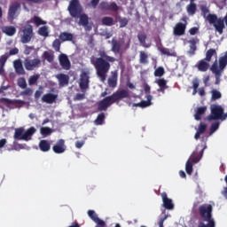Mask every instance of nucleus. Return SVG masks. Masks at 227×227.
I'll return each mask as SVG.
<instances>
[{
  "instance_id": "1",
  "label": "nucleus",
  "mask_w": 227,
  "mask_h": 227,
  "mask_svg": "<svg viewBox=\"0 0 227 227\" xmlns=\"http://www.w3.org/2000/svg\"><path fill=\"white\" fill-rule=\"evenodd\" d=\"M98 56H92L90 58V63L93 65L96 74L100 79L101 82H106V79H107V74H109V70H111V63H114L116 59L114 57L107 55L106 50H99Z\"/></svg>"
},
{
  "instance_id": "2",
  "label": "nucleus",
  "mask_w": 227,
  "mask_h": 227,
  "mask_svg": "<svg viewBox=\"0 0 227 227\" xmlns=\"http://www.w3.org/2000/svg\"><path fill=\"white\" fill-rule=\"evenodd\" d=\"M67 11L73 19H80L79 25L83 26L85 31H91L90 18L86 14H82V5L79 0H70Z\"/></svg>"
},
{
  "instance_id": "3",
  "label": "nucleus",
  "mask_w": 227,
  "mask_h": 227,
  "mask_svg": "<svg viewBox=\"0 0 227 227\" xmlns=\"http://www.w3.org/2000/svg\"><path fill=\"white\" fill-rule=\"evenodd\" d=\"M212 205L210 204H202L199 207V215H200L202 221L207 223L200 222L198 227H215V222L212 219Z\"/></svg>"
},
{
  "instance_id": "4",
  "label": "nucleus",
  "mask_w": 227,
  "mask_h": 227,
  "mask_svg": "<svg viewBox=\"0 0 227 227\" xmlns=\"http://www.w3.org/2000/svg\"><path fill=\"white\" fill-rule=\"evenodd\" d=\"M227 67V51L225 52L224 56L219 58L218 62L215 60L212 64L210 70L216 77H221L223 73L226 69Z\"/></svg>"
},
{
  "instance_id": "5",
  "label": "nucleus",
  "mask_w": 227,
  "mask_h": 227,
  "mask_svg": "<svg viewBox=\"0 0 227 227\" xmlns=\"http://www.w3.org/2000/svg\"><path fill=\"white\" fill-rule=\"evenodd\" d=\"M206 19L209 24H213L215 31L219 33V35H223L224 28L226 27L224 26V20L217 18V15L215 14H208Z\"/></svg>"
},
{
  "instance_id": "6",
  "label": "nucleus",
  "mask_w": 227,
  "mask_h": 227,
  "mask_svg": "<svg viewBox=\"0 0 227 227\" xmlns=\"http://www.w3.org/2000/svg\"><path fill=\"white\" fill-rule=\"evenodd\" d=\"M20 42L21 43H29L35 36V32H33V27L31 24L25 25L20 30Z\"/></svg>"
},
{
  "instance_id": "7",
  "label": "nucleus",
  "mask_w": 227,
  "mask_h": 227,
  "mask_svg": "<svg viewBox=\"0 0 227 227\" xmlns=\"http://www.w3.org/2000/svg\"><path fill=\"white\" fill-rule=\"evenodd\" d=\"M20 3L18 1L11 3L7 12V20H9V22H13V20L20 15Z\"/></svg>"
},
{
  "instance_id": "8",
  "label": "nucleus",
  "mask_w": 227,
  "mask_h": 227,
  "mask_svg": "<svg viewBox=\"0 0 227 227\" xmlns=\"http://www.w3.org/2000/svg\"><path fill=\"white\" fill-rule=\"evenodd\" d=\"M112 48L111 51L114 54H121V51H127L130 48V41L125 44L124 40H116L114 38L111 41Z\"/></svg>"
},
{
  "instance_id": "9",
  "label": "nucleus",
  "mask_w": 227,
  "mask_h": 227,
  "mask_svg": "<svg viewBox=\"0 0 227 227\" xmlns=\"http://www.w3.org/2000/svg\"><path fill=\"white\" fill-rule=\"evenodd\" d=\"M205 150H207V144L198 145L195 151L192 152L188 160H190L193 164H198V162L201 160Z\"/></svg>"
},
{
  "instance_id": "10",
  "label": "nucleus",
  "mask_w": 227,
  "mask_h": 227,
  "mask_svg": "<svg viewBox=\"0 0 227 227\" xmlns=\"http://www.w3.org/2000/svg\"><path fill=\"white\" fill-rule=\"evenodd\" d=\"M23 63L26 70H27L28 72H33V70H36V68H40V67H42V59H40L39 58H26Z\"/></svg>"
},
{
  "instance_id": "11",
  "label": "nucleus",
  "mask_w": 227,
  "mask_h": 227,
  "mask_svg": "<svg viewBox=\"0 0 227 227\" xmlns=\"http://www.w3.org/2000/svg\"><path fill=\"white\" fill-rule=\"evenodd\" d=\"M183 20H184L185 23L178 22L175 25L173 28L174 36H184V35H185V29H187V20L185 18H183Z\"/></svg>"
},
{
  "instance_id": "12",
  "label": "nucleus",
  "mask_w": 227,
  "mask_h": 227,
  "mask_svg": "<svg viewBox=\"0 0 227 227\" xmlns=\"http://www.w3.org/2000/svg\"><path fill=\"white\" fill-rule=\"evenodd\" d=\"M100 10L102 12H118L120 10V6L116 4V2H101L99 4Z\"/></svg>"
},
{
  "instance_id": "13",
  "label": "nucleus",
  "mask_w": 227,
  "mask_h": 227,
  "mask_svg": "<svg viewBox=\"0 0 227 227\" xmlns=\"http://www.w3.org/2000/svg\"><path fill=\"white\" fill-rule=\"evenodd\" d=\"M110 97H111L114 104H115V102L122 100V98H129L130 93H129V90H121L115 91Z\"/></svg>"
},
{
  "instance_id": "14",
  "label": "nucleus",
  "mask_w": 227,
  "mask_h": 227,
  "mask_svg": "<svg viewBox=\"0 0 227 227\" xmlns=\"http://www.w3.org/2000/svg\"><path fill=\"white\" fill-rule=\"evenodd\" d=\"M113 104H114V102L113 101V98H111V96H108L98 102V110L107 111V108L109 107V106H113Z\"/></svg>"
},
{
  "instance_id": "15",
  "label": "nucleus",
  "mask_w": 227,
  "mask_h": 227,
  "mask_svg": "<svg viewBox=\"0 0 227 227\" xmlns=\"http://www.w3.org/2000/svg\"><path fill=\"white\" fill-rule=\"evenodd\" d=\"M79 86L82 91H84V90H88V88H90V75L88 73L83 72L81 74Z\"/></svg>"
},
{
  "instance_id": "16",
  "label": "nucleus",
  "mask_w": 227,
  "mask_h": 227,
  "mask_svg": "<svg viewBox=\"0 0 227 227\" xmlns=\"http://www.w3.org/2000/svg\"><path fill=\"white\" fill-rule=\"evenodd\" d=\"M54 153H65L67 152V145H65V139L60 138L57 141L56 145L52 146Z\"/></svg>"
},
{
  "instance_id": "17",
  "label": "nucleus",
  "mask_w": 227,
  "mask_h": 227,
  "mask_svg": "<svg viewBox=\"0 0 227 227\" xmlns=\"http://www.w3.org/2000/svg\"><path fill=\"white\" fill-rule=\"evenodd\" d=\"M161 199L164 208H166L167 210H173L175 208V204H173V200L168 198V193H166V192L161 193Z\"/></svg>"
},
{
  "instance_id": "18",
  "label": "nucleus",
  "mask_w": 227,
  "mask_h": 227,
  "mask_svg": "<svg viewBox=\"0 0 227 227\" xmlns=\"http://www.w3.org/2000/svg\"><path fill=\"white\" fill-rule=\"evenodd\" d=\"M55 77L56 79H58L60 88H65V86H68V82H70V76H68V74L61 73L56 74Z\"/></svg>"
},
{
  "instance_id": "19",
  "label": "nucleus",
  "mask_w": 227,
  "mask_h": 227,
  "mask_svg": "<svg viewBox=\"0 0 227 227\" xmlns=\"http://www.w3.org/2000/svg\"><path fill=\"white\" fill-rule=\"evenodd\" d=\"M59 61L60 67H62L64 70H70L71 64L70 59H68V56H67L66 54H60L59 57Z\"/></svg>"
},
{
  "instance_id": "20",
  "label": "nucleus",
  "mask_w": 227,
  "mask_h": 227,
  "mask_svg": "<svg viewBox=\"0 0 227 227\" xmlns=\"http://www.w3.org/2000/svg\"><path fill=\"white\" fill-rule=\"evenodd\" d=\"M155 83L159 86V89H157L158 93H166V90L169 88L168 86V81L164 78H160L155 80Z\"/></svg>"
},
{
  "instance_id": "21",
  "label": "nucleus",
  "mask_w": 227,
  "mask_h": 227,
  "mask_svg": "<svg viewBox=\"0 0 227 227\" xmlns=\"http://www.w3.org/2000/svg\"><path fill=\"white\" fill-rule=\"evenodd\" d=\"M13 67L18 75H26V70H24V67L22 66V60L20 59L14 60Z\"/></svg>"
},
{
  "instance_id": "22",
  "label": "nucleus",
  "mask_w": 227,
  "mask_h": 227,
  "mask_svg": "<svg viewBox=\"0 0 227 227\" xmlns=\"http://www.w3.org/2000/svg\"><path fill=\"white\" fill-rule=\"evenodd\" d=\"M88 215L89 217L91 218V220L96 223V224H98V226H106V222H104L103 220H101L100 218H98V215H97V213H95L94 210H89L88 211Z\"/></svg>"
},
{
  "instance_id": "23",
  "label": "nucleus",
  "mask_w": 227,
  "mask_h": 227,
  "mask_svg": "<svg viewBox=\"0 0 227 227\" xmlns=\"http://www.w3.org/2000/svg\"><path fill=\"white\" fill-rule=\"evenodd\" d=\"M108 86L116 88L118 86V71H112L111 76L108 78Z\"/></svg>"
},
{
  "instance_id": "24",
  "label": "nucleus",
  "mask_w": 227,
  "mask_h": 227,
  "mask_svg": "<svg viewBox=\"0 0 227 227\" xmlns=\"http://www.w3.org/2000/svg\"><path fill=\"white\" fill-rule=\"evenodd\" d=\"M152 98H153L152 97V95H147L146 96V101L145 100H142L140 103H135L133 104V107H150V106L152 105Z\"/></svg>"
},
{
  "instance_id": "25",
  "label": "nucleus",
  "mask_w": 227,
  "mask_h": 227,
  "mask_svg": "<svg viewBox=\"0 0 227 227\" xmlns=\"http://www.w3.org/2000/svg\"><path fill=\"white\" fill-rule=\"evenodd\" d=\"M197 68L199 72H207L210 68V62L207 61L205 59H200L197 64Z\"/></svg>"
},
{
  "instance_id": "26",
  "label": "nucleus",
  "mask_w": 227,
  "mask_h": 227,
  "mask_svg": "<svg viewBox=\"0 0 227 227\" xmlns=\"http://www.w3.org/2000/svg\"><path fill=\"white\" fill-rule=\"evenodd\" d=\"M58 98V95L52 93L44 94L42 98V101L46 104H54Z\"/></svg>"
},
{
  "instance_id": "27",
  "label": "nucleus",
  "mask_w": 227,
  "mask_h": 227,
  "mask_svg": "<svg viewBox=\"0 0 227 227\" xmlns=\"http://www.w3.org/2000/svg\"><path fill=\"white\" fill-rule=\"evenodd\" d=\"M159 51H160V54H162L163 56H168L170 58H176V56H177L176 51H175V50H173V49L161 47V48H159Z\"/></svg>"
},
{
  "instance_id": "28",
  "label": "nucleus",
  "mask_w": 227,
  "mask_h": 227,
  "mask_svg": "<svg viewBox=\"0 0 227 227\" xmlns=\"http://www.w3.org/2000/svg\"><path fill=\"white\" fill-rule=\"evenodd\" d=\"M31 23L35 24L36 27H39V26H45V24H47L45 20H42V18L38 16H34L32 19L27 21V24Z\"/></svg>"
},
{
  "instance_id": "29",
  "label": "nucleus",
  "mask_w": 227,
  "mask_h": 227,
  "mask_svg": "<svg viewBox=\"0 0 227 227\" xmlns=\"http://www.w3.org/2000/svg\"><path fill=\"white\" fill-rule=\"evenodd\" d=\"M35 132H36V129H35V127H31L27 130L23 131L22 141H31V137Z\"/></svg>"
},
{
  "instance_id": "30",
  "label": "nucleus",
  "mask_w": 227,
  "mask_h": 227,
  "mask_svg": "<svg viewBox=\"0 0 227 227\" xmlns=\"http://www.w3.org/2000/svg\"><path fill=\"white\" fill-rule=\"evenodd\" d=\"M59 40L63 42H72L74 40V34L68 32H61L59 35Z\"/></svg>"
},
{
  "instance_id": "31",
  "label": "nucleus",
  "mask_w": 227,
  "mask_h": 227,
  "mask_svg": "<svg viewBox=\"0 0 227 227\" xmlns=\"http://www.w3.org/2000/svg\"><path fill=\"white\" fill-rule=\"evenodd\" d=\"M8 58H10V55H8V53H5L0 57V75H3L4 74V65H6Z\"/></svg>"
},
{
  "instance_id": "32",
  "label": "nucleus",
  "mask_w": 227,
  "mask_h": 227,
  "mask_svg": "<svg viewBox=\"0 0 227 227\" xmlns=\"http://www.w3.org/2000/svg\"><path fill=\"white\" fill-rule=\"evenodd\" d=\"M207 113V106H200L197 108V111L194 114V119L197 121H200L201 120V116Z\"/></svg>"
},
{
  "instance_id": "33",
  "label": "nucleus",
  "mask_w": 227,
  "mask_h": 227,
  "mask_svg": "<svg viewBox=\"0 0 227 227\" xmlns=\"http://www.w3.org/2000/svg\"><path fill=\"white\" fill-rule=\"evenodd\" d=\"M3 33L7 35V36H13L17 33V28L13 26H7L3 27Z\"/></svg>"
},
{
  "instance_id": "34",
  "label": "nucleus",
  "mask_w": 227,
  "mask_h": 227,
  "mask_svg": "<svg viewBox=\"0 0 227 227\" xmlns=\"http://www.w3.org/2000/svg\"><path fill=\"white\" fill-rule=\"evenodd\" d=\"M39 148L41 152H49L51 150V143L48 140H41L39 142Z\"/></svg>"
},
{
  "instance_id": "35",
  "label": "nucleus",
  "mask_w": 227,
  "mask_h": 227,
  "mask_svg": "<svg viewBox=\"0 0 227 227\" xmlns=\"http://www.w3.org/2000/svg\"><path fill=\"white\" fill-rule=\"evenodd\" d=\"M190 4L186 6V11L189 15H194L196 13V4H194L195 0H190Z\"/></svg>"
},
{
  "instance_id": "36",
  "label": "nucleus",
  "mask_w": 227,
  "mask_h": 227,
  "mask_svg": "<svg viewBox=\"0 0 227 227\" xmlns=\"http://www.w3.org/2000/svg\"><path fill=\"white\" fill-rule=\"evenodd\" d=\"M101 24L103 26H107V27L114 26V19L109 16H105L101 19Z\"/></svg>"
},
{
  "instance_id": "37",
  "label": "nucleus",
  "mask_w": 227,
  "mask_h": 227,
  "mask_svg": "<svg viewBox=\"0 0 227 227\" xmlns=\"http://www.w3.org/2000/svg\"><path fill=\"white\" fill-rule=\"evenodd\" d=\"M198 42H200V39H198V38H192L190 41H188V43H190L191 54H195L196 50H197L196 43H198Z\"/></svg>"
},
{
  "instance_id": "38",
  "label": "nucleus",
  "mask_w": 227,
  "mask_h": 227,
  "mask_svg": "<svg viewBox=\"0 0 227 227\" xmlns=\"http://www.w3.org/2000/svg\"><path fill=\"white\" fill-rule=\"evenodd\" d=\"M22 137H24V128H18L14 132V139L17 141H22Z\"/></svg>"
},
{
  "instance_id": "39",
  "label": "nucleus",
  "mask_w": 227,
  "mask_h": 227,
  "mask_svg": "<svg viewBox=\"0 0 227 227\" xmlns=\"http://www.w3.org/2000/svg\"><path fill=\"white\" fill-rule=\"evenodd\" d=\"M217 56V51L215 49H209L206 52V58L204 59L206 61L210 62L212 61V57Z\"/></svg>"
},
{
  "instance_id": "40",
  "label": "nucleus",
  "mask_w": 227,
  "mask_h": 227,
  "mask_svg": "<svg viewBox=\"0 0 227 227\" xmlns=\"http://www.w3.org/2000/svg\"><path fill=\"white\" fill-rule=\"evenodd\" d=\"M139 63L140 65H148V54L146 52H139Z\"/></svg>"
},
{
  "instance_id": "41",
  "label": "nucleus",
  "mask_w": 227,
  "mask_h": 227,
  "mask_svg": "<svg viewBox=\"0 0 227 227\" xmlns=\"http://www.w3.org/2000/svg\"><path fill=\"white\" fill-rule=\"evenodd\" d=\"M146 34L143 32L138 33L137 39L141 45H143V47H148V45H146Z\"/></svg>"
},
{
  "instance_id": "42",
  "label": "nucleus",
  "mask_w": 227,
  "mask_h": 227,
  "mask_svg": "<svg viewBox=\"0 0 227 227\" xmlns=\"http://www.w3.org/2000/svg\"><path fill=\"white\" fill-rule=\"evenodd\" d=\"M37 33L40 36H44V38H47V36H49V27L47 26L41 27L38 29Z\"/></svg>"
},
{
  "instance_id": "43",
  "label": "nucleus",
  "mask_w": 227,
  "mask_h": 227,
  "mask_svg": "<svg viewBox=\"0 0 227 227\" xmlns=\"http://www.w3.org/2000/svg\"><path fill=\"white\" fill-rule=\"evenodd\" d=\"M43 58H44L48 63H52V61H54V54L48 51L43 52Z\"/></svg>"
},
{
  "instance_id": "44",
  "label": "nucleus",
  "mask_w": 227,
  "mask_h": 227,
  "mask_svg": "<svg viewBox=\"0 0 227 227\" xmlns=\"http://www.w3.org/2000/svg\"><path fill=\"white\" fill-rule=\"evenodd\" d=\"M194 163L192 161H190V160H188L186 161L185 171H186L187 175H192V171H193L192 165Z\"/></svg>"
},
{
  "instance_id": "45",
  "label": "nucleus",
  "mask_w": 227,
  "mask_h": 227,
  "mask_svg": "<svg viewBox=\"0 0 227 227\" xmlns=\"http://www.w3.org/2000/svg\"><path fill=\"white\" fill-rule=\"evenodd\" d=\"M61 41L60 39H55L52 43V47L54 49V51H56V52H59L60 49H61Z\"/></svg>"
},
{
  "instance_id": "46",
  "label": "nucleus",
  "mask_w": 227,
  "mask_h": 227,
  "mask_svg": "<svg viewBox=\"0 0 227 227\" xmlns=\"http://www.w3.org/2000/svg\"><path fill=\"white\" fill-rule=\"evenodd\" d=\"M18 86L22 90H26L27 88V83L26 82V78L20 77L18 79Z\"/></svg>"
},
{
  "instance_id": "47",
  "label": "nucleus",
  "mask_w": 227,
  "mask_h": 227,
  "mask_svg": "<svg viewBox=\"0 0 227 227\" xmlns=\"http://www.w3.org/2000/svg\"><path fill=\"white\" fill-rule=\"evenodd\" d=\"M38 79H40V75H38V74H34V75L30 76L28 79V84L30 86L36 84V82H38Z\"/></svg>"
},
{
  "instance_id": "48",
  "label": "nucleus",
  "mask_w": 227,
  "mask_h": 227,
  "mask_svg": "<svg viewBox=\"0 0 227 227\" xmlns=\"http://www.w3.org/2000/svg\"><path fill=\"white\" fill-rule=\"evenodd\" d=\"M104 120H106V114H104V113L99 114L95 120L96 125H102V123H104Z\"/></svg>"
},
{
  "instance_id": "49",
  "label": "nucleus",
  "mask_w": 227,
  "mask_h": 227,
  "mask_svg": "<svg viewBox=\"0 0 227 227\" xmlns=\"http://www.w3.org/2000/svg\"><path fill=\"white\" fill-rule=\"evenodd\" d=\"M41 134L44 137L51 136L52 134V129L49 127H43L41 128Z\"/></svg>"
},
{
  "instance_id": "50",
  "label": "nucleus",
  "mask_w": 227,
  "mask_h": 227,
  "mask_svg": "<svg viewBox=\"0 0 227 227\" xmlns=\"http://www.w3.org/2000/svg\"><path fill=\"white\" fill-rule=\"evenodd\" d=\"M166 72L164 71V67H159L154 71V77H162Z\"/></svg>"
},
{
  "instance_id": "51",
  "label": "nucleus",
  "mask_w": 227,
  "mask_h": 227,
  "mask_svg": "<svg viewBox=\"0 0 227 227\" xmlns=\"http://www.w3.org/2000/svg\"><path fill=\"white\" fill-rule=\"evenodd\" d=\"M120 27H126L129 24V20L127 18H119Z\"/></svg>"
},
{
  "instance_id": "52",
  "label": "nucleus",
  "mask_w": 227,
  "mask_h": 227,
  "mask_svg": "<svg viewBox=\"0 0 227 227\" xmlns=\"http://www.w3.org/2000/svg\"><path fill=\"white\" fill-rule=\"evenodd\" d=\"M200 11L202 12V15H203L204 19H207V15H208V13H210L208 7L207 5H201Z\"/></svg>"
},
{
  "instance_id": "53",
  "label": "nucleus",
  "mask_w": 227,
  "mask_h": 227,
  "mask_svg": "<svg viewBox=\"0 0 227 227\" xmlns=\"http://www.w3.org/2000/svg\"><path fill=\"white\" fill-rule=\"evenodd\" d=\"M206 130H207V124L200 122L197 129V132H200V134H205Z\"/></svg>"
},
{
  "instance_id": "54",
  "label": "nucleus",
  "mask_w": 227,
  "mask_h": 227,
  "mask_svg": "<svg viewBox=\"0 0 227 227\" xmlns=\"http://www.w3.org/2000/svg\"><path fill=\"white\" fill-rule=\"evenodd\" d=\"M33 51H35V46L26 45L25 50H24V54L26 56H29V54H31V52H33Z\"/></svg>"
},
{
  "instance_id": "55",
  "label": "nucleus",
  "mask_w": 227,
  "mask_h": 227,
  "mask_svg": "<svg viewBox=\"0 0 227 227\" xmlns=\"http://www.w3.org/2000/svg\"><path fill=\"white\" fill-rule=\"evenodd\" d=\"M217 129H219V121L212 123L210 127V134H214Z\"/></svg>"
},
{
  "instance_id": "56",
  "label": "nucleus",
  "mask_w": 227,
  "mask_h": 227,
  "mask_svg": "<svg viewBox=\"0 0 227 227\" xmlns=\"http://www.w3.org/2000/svg\"><path fill=\"white\" fill-rule=\"evenodd\" d=\"M221 98V93L219 90H213L212 91V99L213 100H219Z\"/></svg>"
},
{
  "instance_id": "57",
  "label": "nucleus",
  "mask_w": 227,
  "mask_h": 227,
  "mask_svg": "<svg viewBox=\"0 0 227 227\" xmlns=\"http://www.w3.org/2000/svg\"><path fill=\"white\" fill-rule=\"evenodd\" d=\"M1 102H2L3 104H7L8 106H12V105L15 104V101H14V100L8 99V98H3L1 99Z\"/></svg>"
},
{
  "instance_id": "58",
  "label": "nucleus",
  "mask_w": 227,
  "mask_h": 227,
  "mask_svg": "<svg viewBox=\"0 0 227 227\" xmlns=\"http://www.w3.org/2000/svg\"><path fill=\"white\" fill-rule=\"evenodd\" d=\"M21 95H23L24 97H31V95H33V90L31 89H26Z\"/></svg>"
},
{
  "instance_id": "59",
  "label": "nucleus",
  "mask_w": 227,
  "mask_h": 227,
  "mask_svg": "<svg viewBox=\"0 0 227 227\" xmlns=\"http://www.w3.org/2000/svg\"><path fill=\"white\" fill-rule=\"evenodd\" d=\"M16 54H19L18 48H12V50H10L8 56H16Z\"/></svg>"
},
{
  "instance_id": "60",
  "label": "nucleus",
  "mask_w": 227,
  "mask_h": 227,
  "mask_svg": "<svg viewBox=\"0 0 227 227\" xmlns=\"http://www.w3.org/2000/svg\"><path fill=\"white\" fill-rule=\"evenodd\" d=\"M86 96L84 94L78 93L75 95L74 100H84Z\"/></svg>"
},
{
  "instance_id": "61",
  "label": "nucleus",
  "mask_w": 227,
  "mask_h": 227,
  "mask_svg": "<svg viewBox=\"0 0 227 227\" xmlns=\"http://www.w3.org/2000/svg\"><path fill=\"white\" fill-rule=\"evenodd\" d=\"M189 33H190V35H192V36H194V35H196V33H198V27H193L190 28Z\"/></svg>"
},
{
  "instance_id": "62",
  "label": "nucleus",
  "mask_w": 227,
  "mask_h": 227,
  "mask_svg": "<svg viewBox=\"0 0 227 227\" xmlns=\"http://www.w3.org/2000/svg\"><path fill=\"white\" fill-rule=\"evenodd\" d=\"M98 3H100V0H91L90 5L92 6V8H97V6H98Z\"/></svg>"
},
{
  "instance_id": "63",
  "label": "nucleus",
  "mask_w": 227,
  "mask_h": 227,
  "mask_svg": "<svg viewBox=\"0 0 227 227\" xmlns=\"http://www.w3.org/2000/svg\"><path fill=\"white\" fill-rule=\"evenodd\" d=\"M6 143H8V141L6 140V138H2L0 140V148H4V146L6 145Z\"/></svg>"
},
{
  "instance_id": "64",
  "label": "nucleus",
  "mask_w": 227,
  "mask_h": 227,
  "mask_svg": "<svg viewBox=\"0 0 227 227\" xmlns=\"http://www.w3.org/2000/svg\"><path fill=\"white\" fill-rule=\"evenodd\" d=\"M82 146H84V141H76L75 147L80 149Z\"/></svg>"
}]
</instances>
